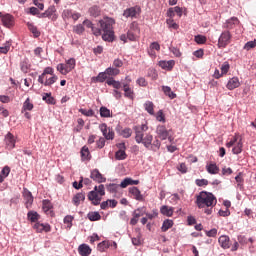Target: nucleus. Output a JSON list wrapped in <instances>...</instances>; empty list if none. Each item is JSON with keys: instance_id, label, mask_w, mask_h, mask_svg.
Here are the masks:
<instances>
[{"instance_id": "obj_34", "label": "nucleus", "mask_w": 256, "mask_h": 256, "mask_svg": "<svg viewBox=\"0 0 256 256\" xmlns=\"http://www.w3.org/2000/svg\"><path fill=\"white\" fill-rule=\"evenodd\" d=\"M88 12L91 17L97 18L101 15V8L99 6H92L89 8Z\"/></svg>"}, {"instance_id": "obj_21", "label": "nucleus", "mask_w": 256, "mask_h": 256, "mask_svg": "<svg viewBox=\"0 0 256 256\" xmlns=\"http://www.w3.org/2000/svg\"><path fill=\"white\" fill-rule=\"evenodd\" d=\"M124 97L127 99H131L133 101L135 99V92L131 89L129 84H123Z\"/></svg>"}, {"instance_id": "obj_42", "label": "nucleus", "mask_w": 256, "mask_h": 256, "mask_svg": "<svg viewBox=\"0 0 256 256\" xmlns=\"http://www.w3.org/2000/svg\"><path fill=\"white\" fill-rule=\"evenodd\" d=\"M144 107H145L147 113H149V115H155V110H154L155 105L153 104V102L147 101L144 104Z\"/></svg>"}, {"instance_id": "obj_45", "label": "nucleus", "mask_w": 256, "mask_h": 256, "mask_svg": "<svg viewBox=\"0 0 256 256\" xmlns=\"http://www.w3.org/2000/svg\"><path fill=\"white\" fill-rule=\"evenodd\" d=\"M27 27H28L29 31L34 35V37H39L41 35V32H39L37 27L35 25H33L32 23H28Z\"/></svg>"}, {"instance_id": "obj_10", "label": "nucleus", "mask_w": 256, "mask_h": 256, "mask_svg": "<svg viewBox=\"0 0 256 256\" xmlns=\"http://www.w3.org/2000/svg\"><path fill=\"white\" fill-rule=\"evenodd\" d=\"M139 15H141V7L139 6L127 8L123 12V17H125L126 19H137Z\"/></svg>"}, {"instance_id": "obj_5", "label": "nucleus", "mask_w": 256, "mask_h": 256, "mask_svg": "<svg viewBox=\"0 0 256 256\" xmlns=\"http://www.w3.org/2000/svg\"><path fill=\"white\" fill-rule=\"evenodd\" d=\"M129 185H139V180H132L131 178H125L120 185L119 184H109L107 185V191L109 193H119L121 189H126Z\"/></svg>"}, {"instance_id": "obj_51", "label": "nucleus", "mask_w": 256, "mask_h": 256, "mask_svg": "<svg viewBox=\"0 0 256 256\" xmlns=\"http://www.w3.org/2000/svg\"><path fill=\"white\" fill-rule=\"evenodd\" d=\"M100 117H111V110L105 106H102L100 108Z\"/></svg>"}, {"instance_id": "obj_33", "label": "nucleus", "mask_w": 256, "mask_h": 256, "mask_svg": "<svg viewBox=\"0 0 256 256\" xmlns=\"http://www.w3.org/2000/svg\"><path fill=\"white\" fill-rule=\"evenodd\" d=\"M206 171H208L210 175H217V173H219V168L216 163H210L206 165Z\"/></svg>"}, {"instance_id": "obj_55", "label": "nucleus", "mask_w": 256, "mask_h": 256, "mask_svg": "<svg viewBox=\"0 0 256 256\" xmlns=\"http://www.w3.org/2000/svg\"><path fill=\"white\" fill-rule=\"evenodd\" d=\"M127 37L129 41H137V37H139V33L128 30Z\"/></svg>"}, {"instance_id": "obj_22", "label": "nucleus", "mask_w": 256, "mask_h": 256, "mask_svg": "<svg viewBox=\"0 0 256 256\" xmlns=\"http://www.w3.org/2000/svg\"><path fill=\"white\" fill-rule=\"evenodd\" d=\"M159 67H161V69H165L166 71H171L173 67H175V62L174 60H162L159 62Z\"/></svg>"}, {"instance_id": "obj_18", "label": "nucleus", "mask_w": 256, "mask_h": 256, "mask_svg": "<svg viewBox=\"0 0 256 256\" xmlns=\"http://www.w3.org/2000/svg\"><path fill=\"white\" fill-rule=\"evenodd\" d=\"M34 229L36 233H43V231L49 233L51 231V225L37 222L34 224Z\"/></svg>"}, {"instance_id": "obj_7", "label": "nucleus", "mask_w": 256, "mask_h": 256, "mask_svg": "<svg viewBox=\"0 0 256 256\" xmlns=\"http://www.w3.org/2000/svg\"><path fill=\"white\" fill-rule=\"evenodd\" d=\"M75 65H77L75 58H70L66 60L65 64H58L56 69L59 71V73H61V75H67L68 73H71L73 69H75Z\"/></svg>"}, {"instance_id": "obj_48", "label": "nucleus", "mask_w": 256, "mask_h": 256, "mask_svg": "<svg viewBox=\"0 0 256 256\" xmlns=\"http://www.w3.org/2000/svg\"><path fill=\"white\" fill-rule=\"evenodd\" d=\"M239 141V135L235 134L230 141L226 143V147L230 149V147H235V144Z\"/></svg>"}, {"instance_id": "obj_14", "label": "nucleus", "mask_w": 256, "mask_h": 256, "mask_svg": "<svg viewBox=\"0 0 256 256\" xmlns=\"http://www.w3.org/2000/svg\"><path fill=\"white\" fill-rule=\"evenodd\" d=\"M42 209L45 214L49 217H55V212H53V204L49 200L42 201Z\"/></svg>"}, {"instance_id": "obj_8", "label": "nucleus", "mask_w": 256, "mask_h": 256, "mask_svg": "<svg viewBox=\"0 0 256 256\" xmlns=\"http://www.w3.org/2000/svg\"><path fill=\"white\" fill-rule=\"evenodd\" d=\"M232 37L233 36L229 30L223 31L218 39V49H225V47L231 43Z\"/></svg>"}, {"instance_id": "obj_3", "label": "nucleus", "mask_w": 256, "mask_h": 256, "mask_svg": "<svg viewBox=\"0 0 256 256\" xmlns=\"http://www.w3.org/2000/svg\"><path fill=\"white\" fill-rule=\"evenodd\" d=\"M99 23L103 31V41H108L111 43L113 41V37H115V32L113 31L115 20L113 18H104L103 20H100Z\"/></svg>"}, {"instance_id": "obj_19", "label": "nucleus", "mask_w": 256, "mask_h": 256, "mask_svg": "<svg viewBox=\"0 0 256 256\" xmlns=\"http://www.w3.org/2000/svg\"><path fill=\"white\" fill-rule=\"evenodd\" d=\"M5 144L7 149H15V136L11 132L5 136Z\"/></svg>"}, {"instance_id": "obj_27", "label": "nucleus", "mask_w": 256, "mask_h": 256, "mask_svg": "<svg viewBox=\"0 0 256 256\" xmlns=\"http://www.w3.org/2000/svg\"><path fill=\"white\" fill-rule=\"evenodd\" d=\"M174 211L175 209L173 207H169L167 205H164L160 208V213L166 217H173Z\"/></svg>"}, {"instance_id": "obj_1", "label": "nucleus", "mask_w": 256, "mask_h": 256, "mask_svg": "<svg viewBox=\"0 0 256 256\" xmlns=\"http://www.w3.org/2000/svg\"><path fill=\"white\" fill-rule=\"evenodd\" d=\"M134 131L136 143H142V145H144V147L150 151H159V149H161V141L156 139L153 142V134L147 133V131H149V126H147V124L135 126Z\"/></svg>"}, {"instance_id": "obj_49", "label": "nucleus", "mask_w": 256, "mask_h": 256, "mask_svg": "<svg viewBox=\"0 0 256 256\" xmlns=\"http://www.w3.org/2000/svg\"><path fill=\"white\" fill-rule=\"evenodd\" d=\"M235 181L237 183V187L240 189H243V183H244V179H243V173H239L236 177H235Z\"/></svg>"}, {"instance_id": "obj_62", "label": "nucleus", "mask_w": 256, "mask_h": 256, "mask_svg": "<svg viewBox=\"0 0 256 256\" xmlns=\"http://www.w3.org/2000/svg\"><path fill=\"white\" fill-rule=\"evenodd\" d=\"M77 123L78 126L76 127L75 131L79 133V131H81V129H83V127L85 126V121L82 118H78Z\"/></svg>"}, {"instance_id": "obj_28", "label": "nucleus", "mask_w": 256, "mask_h": 256, "mask_svg": "<svg viewBox=\"0 0 256 256\" xmlns=\"http://www.w3.org/2000/svg\"><path fill=\"white\" fill-rule=\"evenodd\" d=\"M80 153L82 161H91V152H89V148L87 146L82 147Z\"/></svg>"}, {"instance_id": "obj_37", "label": "nucleus", "mask_w": 256, "mask_h": 256, "mask_svg": "<svg viewBox=\"0 0 256 256\" xmlns=\"http://www.w3.org/2000/svg\"><path fill=\"white\" fill-rule=\"evenodd\" d=\"M33 107L34 105L31 103V98H27L23 103L22 113H25L26 111H33Z\"/></svg>"}, {"instance_id": "obj_11", "label": "nucleus", "mask_w": 256, "mask_h": 256, "mask_svg": "<svg viewBox=\"0 0 256 256\" xmlns=\"http://www.w3.org/2000/svg\"><path fill=\"white\" fill-rule=\"evenodd\" d=\"M80 17H81V13L75 12L71 9H65L62 12V19L64 21H69V19H72V21H79Z\"/></svg>"}, {"instance_id": "obj_46", "label": "nucleus", "mask_w": 256, "mask_h": 256, "mask_svg": "<svg viewBox=\"0 0 256 256\" xmlns=\"http://www.w3.org/2000/svg\"><path fill=\"white\" fill-rule=\"evenodd\" d=\"M115 159H117V161H124V159H127V153H125L124 150H118L115 153Z\"/></svg>"}, {"instance_id": "obj_2", "label": "nucleus", "mask_w": 256, "mask_h": 256, "mask_svg": "<svg viewBox=\"0 0 256 256\" xmlns=\"http://www.w3.org/2000/svg\"><path fill=\"white\" fill-rule=\"evenodd\" d=\"M196 205L199 209H204V207H215L217 205V198L211 192L202 191L196 197Z\"/></svg>"}, {"instance_id": "obj_60", "label": "nucleus", "mask_w": 256, "mask_h": 256, "mask_svg": "<svg viewBox=\"0 0 256 256\" xmlns=\"http://www.w3.org/2000/svg\"><path fill=\"white\" fill-rule=\"evenodd\" d=\"M256 47V40L249 41L244 45L245 51H251V49H255Z\"/></svg>"}, {"instance_id": "obj_17", "label": "nucleus", "mask_w": 256, "mask_h": 256, "mask_svg": "<svg viewBox=\"0 0 256 256\" xmlns=\"http://www.w3.org/2000/svg\"><path fill=\"white\" fill-rule=\"evenodd\" d=\"M240 21L238 17H232L224 23V29H228V31H231V29H235L237 25H239Z\"/></svg>"}, {"instance_id": "obj_59", "label": "nucleus", "mask_w": 256, "mask_h": 256, "mask_svg": "<svg viewBox=\"0 0 256 256\" xmlns=\"http://www.w3.org/2000/svg\"><path fill=\"white\" fill-rule=\"evenodd\" d=\"M195 41H196V43H198V45H203V44L207 43V37H205L203 35H197V36H195Z\"/></svg>"}, {"instance_id": "obj_26", "label": "nucleus", "mask_w": 256, "mask_h": 256, "mask_svg": "<svg viewBox=\"0 0 256 256\" xmlns=\"http://www.w3.org/2000/svg\"><path fill=\"white\" fill-rule=\"evenodd\" d=\"M57 9L55 8V6H50L47 10H46V17L48 19H51V21H57Z\"/></svg>"}, {"instance_id": "obj_16", "label": "nucleus", "mask_w": 256, "mask_h": 256, "mask_svg": "<svg viewBox=\"0 0 256 256\" xmlns=\"http://www.w3.org/2000/svg\"><path fill=\"white\" fill-rule=\"evenodd\" d=\"M129 194L132 195L133 199L136 201H145V197L141 194V190L135 186L129 188Z\"/></svg>"}, {"instance_id": "obj_32", "label": "nucleus", "mask_w": 256, "mask_h": 256, "mask_svg": "<svg viewBox=\"0 0 256 256\" xmlns=\"http://www.w3.org/2000/svg\"><path fill=\"white\" fill-rule=\"evenodd\" d=\"M57 79H59V77H57V75H52V77L46 79H43V83H40L41 85H44L45 87H51V85H53L54 83H57Z\"/></svg>"}, {"instance_id": "obj_30", "label": "nucleus", "mask_w": 256, "mask_h": 256, "mask_svg": "<svg viewBox=\"0 0 256 256\" xmlns=\"http://www.w3.org/2000/svg\"><path fill=\"white\" fill-rule=\"evenodd\" d=\"M107 75V71L105 70V72H100L97 77H93L92 80L94 83H105L107 81Z\"/></svg>"}, {"instance_id": "obj_54", "label": "nucleus", "mask_w": 256, "mask_h": 256, "mask_svg": "<svg viewBox=\"0 0 256 256\" xmlns=\"http://www.w3.org/2000/svg\"><path fill=\"white\" fill-rule=\"evenodd\" d=\"M79 113L85 115V117H93V115H95V111H93L92 109L86 110L81 108L79 109Z\"/></svg>"}, {"instance_id": "obj_47", "label": "nucleus", "mask_w": 256, "mask_h": 256, "mask_svg": "<svg viewBox=\"0 0 256 256\" xmlns=\"http://www.w3.org/2000/svg\"><path fill=\"white\" fill-rule=\"evenodd\" d=\"M146 208L145 207H140L133 212V217H136L139 219V217H143L145 215Z\"/></svg>"}, {"instance_id": "obj_38", "label": "nucleus", "mask_w": 256, "mask_h": 256, "mask_svg": "<svg viewBox=\"0 0 256 256\" xmlns=\"http://www.w3.org/2000/svg\"><path fill=\"white\" fill-rule=\"evenodd\" d=\"M106 73L107 75H109V77H117V75L121 73V70H119V68L116 67H108L106 69Z\"/></svg>"}, {"instance_id": "obj_63", "label": "nucleus", "mask_w": 256, "mask_h": 256, "mask_svg": "<svg viewBox=\"0 0 256 256\" xmlns=\"http://www.w3.org/2000/svg\"><path fill=\"white\" fill-rule=\"evenodd\" d=\"M113 67H115L116 69H120V67H123V60L119 58L114 59Z\"/></svg>"}, {"instance_id": "obj_36", "label": "nucleus", "mask_w": 256, "mask_h": 256, "mask_svg": "<svg viewBox=\"0 0 256 256\" xmlns=\"http://www.w3.org/2000/svg\"><path fill=\"white\" fill-rule=\"evenodd\" d=\"M43 101H45L48 105H55L57 101L53 96H51V93H44L42 96Z\"/></svg>"}, {"instance_id": "obj_23", "label": "nucleus", "mask_w": 256, "mask_h": 256, "mask_svg": "<svg viewBox=\"0 0 256 256\" xmlns=\"http://www.w3.org/2000/svg\"><path fill=\"white\" fill-rule=\"evenodd\" d=\"M2 23L4 27H13L15 20L11 14H5L2 16Z\"/></svg>"}, {"instance_id": "obj_56", "label": "nucleus", "mask_w": 256, "mask_h": 256, "mask_svg": "<svg viewBox=\"0 0 256 256\" xmlns=\"http://www.w3.org/2000/svg\"><path fill=\"white\" fill-rule=\"evenodd\" d=\"M220 69L222 75H227V73H229V69H231V66L229 65V62H224Z\"/></svg>"}, {"instance_id": "obj_41", "label": "nucleus", "mask_w": 256, "mask_h": 256, "mask_svg": "<svg viewBox=\"0 0 256 256\" xmlns=\"http://www.w3.org/2000/svg\"><path fill=\"white\" fill-rule=\"evenodd\" d=\"M171 227H173V220L170 219H166L161 227V231H163V233L169 231V229H171Z\"/></svg>"}, {"instance_id": "obj_9", "label": "nucleus", "mask_w": 256, "mask_h": 256, "mask_svg": "<svg viewBox=\"0 0 256 256\" xmlns=\"http://www.w3.org/2000/svg\"><path fill=\"white\" fill-rule=\"evenodd\" d=\"M99 129L103 134L104 139L107 141H113L115 139V132L113 128L108 127L105 123L99 125Z\"/></svg>"}, {"instance_id": "obj_31", "label": "nucleus", "mask_w": 256, "mask_h": 256, "mask_svg": "<svg viewBox=\"0 0 256 256\" xmlns=\"http://www.w3.org/2000/svg\"><path fill=\"white\" fill-rule=\"evenodd\" d=\"M28 221H31V223H37L39 219H41V216L36 211H29L27 214Z\"/></svg>"}, {"instance_id": "obj_20", "label": "nucleus", "mask_w": 256, "mask_h": 256, "mask_svg": "<svg viewBox=\"0 0 256 256\" xmlns=\"http://www.w3.org/2000/svg\"><path fill=\"white\" fill-rule=\"evenodd\" d=\"M240 86H241V82H239L238 77L231 78L226 85L229 91H233V89H237V87H240Z\"/></svg>"}, {"instance_id": "obj_43", "label": "nucleus", "mask_w": 256, "mask_h": 256, "mask_svg": "<svg viewBox=\"0 0 256 256\" xmlns=\"http://www.w3.org/2000/svg\"><path fill=\"white\" fill-rule=\"evenodd\" d=\"M87 217L89 221H101V214L99 212H89Z\"/></svg>"}, {"instance_id": "obj_25", "label": "nucleus", "mask_w": 256, "mask_h": 256, "mask_svg": "<svg viewBox=\"0 0 256 256\" xmlns=\"http://www.w3.org/2000/svg\"><path fill=\"white\" fill-rule=\"evenodd\" d=\"M91 251H92L91 247H89V245H87V244H81L78 247V253L81 256H89V255H91Z\"/></svg>"}, {"instance_id": "obj_40", "label": "nucleus", "mask_w": 256, "mask_h": 256, "mask_svg": "<svg viewBox=\"0 0 256 256\" xmlns=\"http://www.w3.org/2000/svg\"><path fill=\"white\" fill-rule=\"evenodd\" d=\"M243 151V142L241 141V139L234 145L233 149H232V153L234 155H239V153H241Z\"/></svg>"}, {"instance_id": "obj_24", "label": "nucleus", "mask_w": 256, "mask_h": 256, "mask_svg": "<svg viewBox=\"0 0 256 256\" xmlns=\"http://www.w3.org/2000/svg\"><path fill=\"white\" fill-rule=\"evenodd\" d=\"M81 201H85V192L77 193L72 198V203L75 207H79V205H81Z\"/></svg>"}, {"instance_id": "obj_44", "label": "nucleus", "mask_w": 256, "mask_h": 256, "mask_svg": "<svg viewBox=\"0 0 256 256\" xmlns=\"http://www.w3.org/2000/svg\"><path fill=\"white\" fill-rule=\"evenodd\" d=\"M109 247H111V244H109L108 241L100 242L97 246L98 251H100L101 253H105V251H107Z\"/></svg>"}, {"instance_id": "obj_61", "label": "nucleus", "mask_w": 256, "mask_h": 256, "mask_svg": "<svg viewBox=\"0 0 256 256\" xmlns=\"http://www.w3.org/2000/svg\"><path fill=\"white\" fill-rule=\"evenodd\" d=\"M9 173H11V168H9V166H5L0 172V175L7 179V177H9Z\"/></svg>"}, {"instance_id": "obj_64", "label": "nucleus", "mask_w": 256, "mask_h": 256, "mask_svg": "<svg viewBox=\"0 0 256 256\" xmlns=\"http://www.w3.org/2000/svg\"><path fill=\"white\" fill-rule=\"evenodd\" d=\"M98 149H103L105 147V138L100 137L99 140L96 142Z\"/></svg>"}, {"instance_id": "obj_50", "label": "nucleus", "mask_w": 256, "mask_h": 256, "mask_svg": "<svg viewBox=\"0 0 256 256\" xmlns=\"http://www.w3.org/2000/svg\"><path fill=\"white\" fill-rule=\"evenodd\" d=\"M73 32L77 35H83V33H85V27L83 26V24H78L73 27Z\"/></svg>"}, {"instance_id": "obj_4", "label": "nucleus", "mask_w": 256, "mask_h": 256, "mask_svg": "<svg viewBox=\"0 0 256 256\" xmlns=\"http://www.w3.org/2000/svg\"><path fill=\"white\" fill-rule=\"evenodd\" d=\"M105 196V185L100 184L99 186H95L94 190L88 193V199L94 205H101V198Z\"/></svg>"}, {"instance_id": "obj_13", "label": "nucleus", "mask_w": 256, "mask_h": 256, "mask_svg": "<svg viewBox=\"0 0 256 256\" xmlns=\"http://www.w3.org/2000/svg\"><path fill=\"white\" fill-rule=\"evenodd\" d=\"M156 133L162 141H165V139H171V137H169V130H167V127L164 125L157 126Z\"/></svg>"}, {"instance_id": "obj_57", "label": "nucleus", "mask_w": 256, "mask_h": 256, "mask_svg": "<svg viewBox=\"0 0 256 256\" xmlns=\"http://www.w3.org/2000/svg\"><path fill=\"white\" fill-rule=\"evenodd\" d=\"M166 23L170 29H179V25L175 23V20H173V18L167 19Z\"/></svg>"}, {"instance_id": "obj_29", "label": "nucleus", "mask_w": 256, "mask_h": 256, "mask_svg": "<svg viewBox=\"0 0 256 256\" xmlns=\"http://www.w3.org/2000/svg\"><path fill=\"white\" fill-rule=\"evenodd\" d=\"M55 71L51 67H46L43 73L38 77V83H43V79H45L46 75H55Z\"/></svg>"}, {"instance_id": "obj_35", "label": "nucleus", "mask_w": 256, "mask_h": 256, "mask_svg": "<svg viewBox=\"0 0 256 256\" xmlns=\"http://www.w3.org/2000/svg\"><path fill=\"white\" fill-rule=\"evenodd\" d=\"M162 91L164 95L169 97V99H175L177 97V94H175L173 91H171V87L169 86H162Z\"/></svg>"}, {"instance_id": "obj_58", "label": "nucleus", "mask_w": 256, "mask_h": 256, "mask_svg": "<svg viewBox=\"0 0 256 256\" xmlns=\"http://www.w3.org/2000/svg\"><path fill=\"white\" fill-rule=\"evenodd\" d=\"M121 135L125 139H129V137L133 135V130H131V128H125L124 130H122Z\"/></svg>"}, {"instance_id": "obj_53", "label": "nucleus", "mask_w": 256, "mask_h": 256, "mask_svg": "<svg viewBox=\"0 0 256 256\" xmlns=\"http://www.w3.org/2000/svg\"><path fill=\"white\" fill-rule=\"evenodd\" d=\"M129 30L134 33H138V34L141 33V30L139 29V23H137L136 21H134L130 24Z\"/></svg>"}, {"instance_id": "obj_15", "label": "nucleus", "mask_w": 256, "mask_h": 256, "mask_svg": "<svg viewBox=\"0 0 256 256\" xmlns=\"http://www.w3.org/2000/svg\"><path fill=\"white\" fill-rule=\"evenodd\" d=\"M90 177L93 179V181H95L96 183H105V181H107V178H105L103 176V174H101V172H99V169H94L91 171V175Z\"/></svg>"}, {"instance_id": "obj_52", "label": "nucleus", "mask_w": 256, "mask_h": 256, "mask_svg": "<svg viewBox=\"0 0 256 256\" xmlns=\"http://www.w3.org/2000/svg\"><path fill=\"white\" fill-rule=\"evenodd\" d=\"M10 49H11V42H6L4 46L0 47V53H2L3 55H7Z\"/></svg>"}, {"instance_id": "obj_6", "label": "nucleus", "mask_w": 256, "mask_h": 256, "mask_svg": "<svg viewBox=\"0 0 256 256\" xmlns=\"http://www.w3.org/2000/svg\"><path fill=\"white\" fill-rule=\"evenodd\" d=\"M218 243L222 249H231L232 252H235L239 249V242L237 240L231 246V238L227 235H221L218 238Z\"/></svg>"}, {"instance_id": "obj_12", "label": "nucleus", "mask_w": 256, "mask_h": 256, "mask_svg": "<svg viewBox=\"0 0 256 256\" xmlns=\"http://www.w3.org/2000/svg\"><path fill=\"white\" fill-rule=\"evenodd\" d=\"M22 197L25 201L26 209H31L33 205V194L27 188L23 189Z\"/></svg>"}, {"instance_id": "obj_39", "label": "nucleus", "mask_w": 256, "mask_h": 256, "mask_svg": "<svg viewBox=\"0 0 256 256\" xmlns=\"http://www.w3.org/2000/svg\"><path fill=\"white\" fill-rule=\"evenodd\" d=\"M107 85H109L110 87H114V89H121L122 84L119 81H116L113 78H108L106 81Z\"/></svg>"}]
</instances>
